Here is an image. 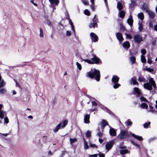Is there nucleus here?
<instances>
[{"instance_id": "nucleus-53", "label": "nucleus", "mask_w": 157, "mask_h": 157, "mask_svg": "<svg viewBox=\"0 0 157 157\" xmlns=\"http://www.w3.org/2000/svg\"><path fill=\"white\" fill-rule=\"evenodd\" d=\"M141 52L142 54L143 55H144L146 54V52L145 49H142Z\"/></svg>"}, {"instance_id": "nucleus-25", "label": "nucleus", "mask_w": 157, "mask_h": 157, "mask_svg": "<svg viewBox=\"0 0 157 157\" xmlns=\"http://www.w3.org/2000/svg\"><path fill=\"white\" fill-rule=\"evenodd\" d=\"M147 12H148V14L150 17L153 18L155 16V14L154 12L151 11H148Z\"/></svg>"}, {"instance_id": "nucleus-52", "label": "nucleus", "mask_w": 157, "mask_h": 157, "mask_svg": "<svg viewBox=\"0 0 157 157\" xmlns=\"http://www.w3.org/2000/svg\"><path fill=\"white\" fill-rule=\"evenodd\" d=\"M140 100V101H147V100L143 97H141Z\"/></svg>"}, {"instance_id": "nucleus-46", "label": "nucleus", "mask_w": 157, "mask_h": 157, "mask_svg": "<svg viewBox=\"0 0 157 157\" xmlns=\"http://www.w3.org/2000/svg\"><path fill=\"white\" fill-rule=\"evenodd\" d=\"M120 86V84L117 83H115V84L113 86V87L115 89L118 88Z\"/></svg>"}, {"instance_id": "nucleus-38", "label": "nucleus", "mask_w": 157, "mask_h": 157, "mask_svg": "<svg viewBox=\"0 0 157 157\" xmlns=\"http://www.w3.org/2000/svg\"><path fill=\"white\" fill-rule=\"evenodd\" d=\"M6 84V83L4 81L2 80L1 82H0V88L4 87Z\"/></svg>"}, {"instance_id": "nucleus-12", "label": "nucleus", "mask_w": 157, "mask_h": 157, "mask_svg": "<svg viewBox=\"0 0 157 157\" xmlns=\"http://www.w3.org/2000/svg\"><path fill=\"white\" fill-rule=\"evenodd\" d=\"M116 36L117 39L120 41H122L124 40L122 35L120 33H117L116 34Z\"/></svg>"}, {"instance_id": "nucleus-55", "label": "nucleus", "mask_w": 157, "mask_h": 157, "mask_svg": "<svg viewBox=\"0 0 157 157\" xmlns=\"http://www.w3.org/2000/svg\"><path fill=\"white\" fill-rule=\"evenodd\" d=\"M125 35L126 37L128 38H129L130 39H132V36L129 34H128L127 33L125 34Z\"/></svg>"}, {"instance_id": "nucleus-48", "label": "nucleus", "mask_w": 157, "mask_h": 157, "mask_svg": "<svg viewBox=\"0 0 157 157\" xmlns=\"http://www.w3.org/2000/svg\"><path fill=\"white\" fill-rule=\"evenodd\" d=\"M4 122L5 124H7L9 122V119L7 117H6L4 118Z\"/></svg>"}, {"instance_id": "nucleus-30", "label": "nucleus", "mask_w": 157, "mask_h": 157, "mask_svg": "<svg viewBox=\"0 0 157 157\" xmlns=\"http://www.w3.org/2000/svg\"><path fill=\"white\" fill-rule=\"evenodd\" d=\"M138 17L139 18H140L141 21H142V20L144 19V15L142 13H138Z\"/></svg>"}, {"instance_id": "nucleus-7", "label": "nucleus", "mask_w": 157, "mask_h": 157, "mask_svg": "<svg viewBox=\"0 0 157 157\" xmlns=\"http://www.w3.org/2000/svg\"><path fill=\"white\" fill-rule=\"evenodd\" d=\"M109 134L111 136H115L117 135V130L114 128L109 126Z\"/></svg>"}, {"instance_id": "nucleus-62", "label": "nucleus", "mask_w": 157, "mask_h": 157, "mask_svg": "<svg viewBox=\"0 0 157 157\" xmlns=\"http://www.w3.org/2000/svg\"><path fill=\"white\" fill-rule=\"evenodd\" d=\"M92 104L93 106H97V103L95 101H93Z\"/></svg>"}, {"instance_id": "nucleus-19", "label": "nucleus", "mask_w": 157, "mask_h": 157, "mask_svg": "<svg viewBox=\"0 0 157 157\" xmlns=\"http://www.w3.org/2000/svg\"><path fill=\"white\" fill-rule=\"evenodd\" d=\"M131 135L132 136L135 138L137 139V140H140L141 141L143 139L142 138V137L141 136H139L136 135L135 134H134L133 133H131Z\"/></svg>"}, {"instance_id": "nucleus-34", "label": "nucleus", "mask_w": 157, "mask_h": 157, "mask_svg": "<svg viewBox=\"0 0 157 157\" xmlns=\"http://www.w3.org/2000/svg\"><path fill=\"white\" fill-rule=\"evenodd\" d=\"M131 81L133 83V85H136L138 83L136 79L133 78H131Z\"/></svg>"}, {"instance_id": "nucleus-61", "label": "nucleus", "mask_w": 157, "mask_h": 157, "mask_svg": "<svg viewBox=\"0 0 157 157\" xmlns=\"http://www.w3.org/2000/svg\"><path fill=\"white\" fill-rule=\"evenodd\" d=\"M98 155L99 157H105V155L103 154L99 153Z\"/></svg>"}, {"instance_id": "nucleus-58", "label": "nucleus", "mask_w": 157, "mask_h": 157, "mask_svg": "<svg viewBox=\"0 0 157 157\" xmlns=\"http://www.w3.org/2000/svg\"><path fill=\"white\" fill-rule=\"evenodd\" d=\"M98 155L97 154L91 155H89V157H97Z\"/></svg>"}, {"instance_id": "nucleus-64", "label": "nucleus", "mask_w": 157, "mask_h": 157, "mask_svg": "<svg viewBox=\"0 0 157 157\" xmlns=\"http://www.w3.org/2000/svg\"><path fill=\"white\" fill-rule=\"evenodd\" d=\"M155 30L157 31V25H155L154 26Z\"/></svg>"}, {"instance_id": "nucleus-24", "label": "nucleus", "mask_w": 157, "mask_h": 157, "mask_svg": "<svg viewBox=\"0 0 157 157\" xmlns=\"http://www.w3.org/2000/svg\"><path fill=\"white\" fill-rule=\"evenodd\" d=\"M125 12L123 10L119 11V16L121 18H123L125 16Z\"/></svg>"}, {"instance_id": "nucleus-31", "label": "nucleus", "mask_w": 157, "mask_h": 157, "mask_svg": "<svg viewBox=\"0 0 157 157\" xmlns=\"http://www.w3.org/2000/svg\"><path fill=\"white\" fill-rule=\"evenodd\" d=\"M138 80L139 82H145V79L143 77L141 76L139 77Z\"/></svg>"}, {"instance_id": "nucleus-3", "label": "nucleus", "mask_w": 157, "mask_h": 157, "mask_svg": "<svg viewBox=\"0 0 157 157\" xmlns=\"http://www.w3.org/2000/svg\"><path fill=\"white\" fill-rule=\"evenodd\" d=\"M131 133H132L130 132H128L127 130H122L121 131L118 136L121 140L126 139L129 138Z\"/></svg>"}, {"instance_id": "nucleus-14", "label": "nucleus", "mask_w": 157, "mask_h": 157, "mask_svg": "<svg viewBox=\"0 0 157 157\" xmlns=\"http://www.w3.org/2000/svg\"><path fill=\"white\" fill-rule=\"evenodd\" d=\"M51 3V6L52 7L54 6V5H58L59 3V0H49Z\"/></svg>"}, {"instance_id": "nucleus-40", "label": "nucleus", "mask_w": 157, "mask_h": 157, "mask_svg": "<svg viewBox=\"0 0 157 157\" xmlns=\"http://www.w3.org/2000/svg\"><path fill=\"white\" fill-rule=\"evenodd\" d=\"M84 143V148L85 150H86L88 148V146L86 142V140L83 139Z\"/></svg>"}, {"instance_id": "nucleus-36", "label": "nucleus", "mask_w": 157, "mask_h": 157, "mask_svg": "<svg viewBox=\"0 0 157 157\" xmlns=\"http://www.w3.org/2000/svg\"><path fill=\"white\" fill-rule=\"evenodd\" d=\"M136 58L134 56H132L130 58V61L131 62L132 64H133L135 62Z\"/></svg>"}, {"instance_id": "nucleus-11", "label": "nucleus", "mask_w": 157, "mask_h": 157, "mask_svg": "<svg viewBox=\"0 0 157 157\" xmlns=\"http://www.w3.org/2000/svg\"><path fill=\"white\" fill-rule=\"evenodd\" d=\"M133 94L136 96H139L140 94V90L138 87H135L133 90Z\"/></svg>"}, {"instance_id": "nucleus-63", "label": "nucleus", "mask_w": 157, "mask_h": 157, "mask_svg": "<svg viewBox=\"0 0 157 157\" xmlns=\"http://www.w3.org/2000/svg\"><path fill=\"white\" fill-rule=\"evenodd\" d=\"M147 62L149 64H151L152 63V61L151 60L149 59H148L147 61Z\"/></svg>"}, {"instance_id": "nucleus-33", "label": "nucleus", "mask_w": 157, "mask_h": 157, "mask_svg": "<svg viewBox=\"0 0 157 157\" xmlns=\"http://www.w3.org/2000/svg\"><path fill=\"white\" fill-rule=\"evenodd\" d=\"M120 152L121 154L124 155L128 153V151L127 149H122L120 150Z\"/></svg>"}, {"instance_id": "nucleus-20", "label": "nucleus", "mask_w": 157, "mask_h": 157, "mask_svg": "<svg viewBox=\"0 0 157 157\" xmlns=\"http://www.w3.org/2000/svg\"><path fill=\"white\" fill-rule=\"evenodd\" d=\"M149 83L153 86L154 88H155L156 87V84L153 79L152 78H150L149 79Z\"/></svg>"}, {"instance_id": "nucleus-28", "label": "nucleus", "mask_w": 157, "mask_h": 157, "mask_svg": "<svg viewBox=\"0 0 157 157\" xmlns=\"http://www.w3.org/2000/svg\"><path fill=\"white\" fill-rule=\"evenodd\" d=\"M140 106L142 108H144L147 109L148 108V105L146 103H143L140 105Z\"/></svg>"}, {"instance_id": "nucleus-1", "label": "nucleus", "mask_w": 157, "mask_h": 157, "mask_svg": "<svg viewBox=\"0 0 157 157\" xmlns=\"http://www.w3.org/2000/svg\"><path fill=\"white\" fill-rule=\"evenodd\" d=\"M86 75L87 77H90L91 78H95V79L97 81H98L100 80V72L98 70L95 69L93 73L90 72H88L86 74Z\"/></svg>"}, {"instance_id": "nucleus-57", "label": "nucleus", "mask_w": 157, "mask_h": 157, "mask_svg": "<svg viewBox=\"0 0 157 157\" xmlns=\"http://www.w3.org/2000/svg\"><path fill=\"white\" fill-rule=\"evenodd\" d=\"M66 36H70L71 35V33L70 31H67L66 32Z\"/></svg>"}, {"instance_id": "nucleus-29", "label": "nucleus", "mask_w": 157, "mask_h": 157, "mask_svg": "<svg viewBox=\"0 0 157 157\" xmlns=\"http://www.w3.org/2000/svg\"><path fill=\"white\" fill-rule=\"evenodd\" d=\"M117 7L119 11L121 10L123 8V6L121 3L119 2L117 3Z\"/></svg>"}, {"instance_id": "nucleus-26", "label": "nucleus", "mask_w": 157, "mask_h": 157, "mask_svg": "<svg viewBox=\"0 0 157 157\" xmlns=\"http://www.w3.org/2000/svg\"><path fill=\"white\" fill-rule=\"evenodd\" d=\"M6 114V112L2 110L0 111V118L1 119L3 118Z\"/></svg>"}, {"instance_id": "nucleus-17", "label": "nucleus", "mask_w": 157, "mask_h": 157, "mask_svg": "<svg viewBox=\"0 0 157 157\" xmlns=\"http://www.w3.org/2000/svg\"><path fill=\"white\" fill-rule=\"evenodd\" d=\"M119 80V78L116 75L113 76L112 80L113 82L116 83H117Z\"/></svg>"}, {"instance_id": "nucleus-23", "label": "nucleus", "mask_w": 157, "mask_h": 157, "mask_svg": "<svg viewBox=\"0 0 157 157\" xmlns=\"http://www.w3.org/2000/svg\"><path fill=\"white\" fill-rule=\"evenodd\" d=\"M7 90L5 88H2L0 89V94H5L7 93Z\"/></svg>"}, {"instance_id": "nucleus-4", "label": "nucleus", "mask_w": 157, "mask_h": 157, "mask_svg": "<svg viewBox=\"0 0 157 157\" xmlns=\"http://www.w3.org/2000/svg\"><path fill=\"white\" fill-rule=\"evenodd\" d=\"M68 121L67 120L64 121L63 123L60 122L56 127V128L53 130V132H56L59 129L62 128H64L67 124Z\"/></svg>"}, {"instance_id": "nucleus-60", "label": "nucleus", "mask_w": 157, "mask_h": 157, "mask_svg": "<svg viewBox=\"0 0 157 157\" xmlns=\"http://www.w3.org/2000/svg\"><path fill=\"white\" fill-rule=\"evenodd\" d=\"M149 26L150 28H153V23L152 22L150 21L149 24Z\"/></svg>"}, {"instance_id": "nucleus-21", "label": "nucleus", "mask_w": 157, "mask_h": 157, "mask_svg": "<svg viewBox=\"0 0 157 157\" xmlns=\"http://www.w3.org/2000/svg\"><path fill=\"white\" fill-rule=\"evenodd\" d=\"M149 83L153 86L154 88H155L156 87V84L153 79L152 78H150L149 79Z\"/></svg>"}, {"instance_id": "nucleus-10", "label": "nucleus", "mask_w": 157, "mask_h": 157, "mask_svg": "<svg viewBox=\"0 0 157 157\" xmlns=\"http://www.w3.org/2000/svg\"><path fill=\"white\" fill-rule=\"evenodd\" d=\"M153 86L151 85L150 83L149 82H147L144 84L143 86L144 88L148 90H152V86Z\"/></svg>"}, {"instance_id": "nucleus-15", "label": "nucleus", "mask_w": 157, "mask_h": 157, "mask_svg": "<svg viewBox=\"0 0 157 157\" xmlns=\"http://www.w3.org/2000/svg\"><path fill=\"white\" fill-rule=\"evenodd\" d=\"M123 47L126 49H128L130 46V44L128 41H126L124 42L122 44Z\"/></svg>"}, {"instance_id": "nucleus-37", "label": "nucleus", "mask_w": 157, "mask_h": 157, "mask_svg": "<svg viewBox=\"0 0 157 157\" xmlns=\"http://www.w3.org/2000/svg\"><path fill=\"white\" fill-rule=\"evenodd\" d=\"M40 36L41 38L44 37L43 30L41 28H40Z\"/></svg>"}, {"instance_id": "nucleus-56", "label": "nucleus", "mask_w": 157, "mask_h": 157, "mask_svg": "<svg viewBox=\"0 0 157 157\" xmlns=\"http://www.w3.org/2000/svg\"><path fill=\"white\" fill-rule=\"evenodd\" d=\"M91 147L93 148H97V146L95 144H91L90 145Z\"/></svg>"}, {"instance_id": "nucleus-41", "label": "nucleus", "mask_w": 157, "mask_h": 157, "mask_svg": "<svg viewBox=\"0 0 157 157\" xmlns=\"http://www.w3.org/2000/svg\"><path fill=\"white\" fill-rule=\"evenodd\" d=\"M91 132L89 131H87L86 133V136L87 137H90L91 136Z\"/></svg>"}, {"instance_id": "nucleus-59", "label": "nucleus", "mask_w": 157, "mask_h": 157, "mask_svg": "<svg viewBox=\"0 0 157 157\" xmlns=\"http://www.w3.org/2000/svg\"><path fill=\"white\" fill-rule=\"evenodd\" d=\"M131 143L132 144H133L135 146H137L138 147H139V146L136 143L134 142V141H131Z\"/></svg>"}, {"instance_id": "nucleus-9", "label": "nucleus", "mask_w": 157, "mask_h": 157, "mask_svg": "<svg viewBox=\"0 0 157 157\" xmlns=\"http://www.w3.org/2000/svg\"><path fill=\"white\" fill-rule=\"evenodd\" d=\"M135 42L138 43H140L142 41V38L139 35H135L134 37Z\"/></svg>"}, {"instance_id": "nucleus-2", "label": "nucleus", "mask_w": 157, "mask_h": 157, "mask_svg": "<svg viewBox=\"0 0 157 157\" xmlns=\"http://www.w3.org/2000/svg\"><path fill=\"white\" fill-rule=\"evenodd\" d=\"M92 56L93 57L91 58V60L88 59H83V61L90 64H93L94 63L98 64L100 62H101V61L100 59L97 57L96 55L93 54Z\"/></svg>"}, {"instance_id": "nucleus-45", "label": "nucleus", "mask_w": 157, "mask_h": 157, "mask_svg": "<svg viewBox=\"0 0 157 157\" xmlns=\"http://www.w3.org/2000/svg\"><path fill=\"white\" fill-rule=\"evenodd\" d=\"M84 13L86 15L89 16L90 14V12L87 9L85 10L84 11Z\"/></svg>"}, {"instance_id": "nucleus-44", "label": "nucleus", "mask_w": 157, "mask_h": 157, "mask_svg": "<svg viewBox=\"0 0 157 157\" xmlns=\"http://www.w3.org/2000/svg\"><path fill=\"white\" fill-rule=\"evenodd\" d=\"M82 3L85 5H89V2L87 0H82Z\"/></svg>"}, {"instance_id": "nucleus-16", "label": "nucleus", "mask_w": 157, "mask_h": 157, "mask_svg": "<svg viewBox=\"0 0 157 157\" xmlns=\"http://www.w3.org/2000/svg\"><path fill=\"white\" fill-rule=\"evenodd\" d=\"M103 128H98V131L97 133V135L99 137H101L103 134Z\"/></svg>"}, {"instance_id": "nucleus-35", "label": "nucleus", "mask_w": 157, "mask_h": 157, "mask_svg": "<svg viewBox=\"0 0 157 157\" xmlns=\"http://www.w3.org/2000/svg\"><path fill=\"white\" fill-rule=\"evenodd\" d=\"M126 125L131 126L132 124V122L129 119H128L125 122Z\"/></svg>"}, {"instance_id": "nucleus-51", "label": "nucleus", "mask_w": 157, "mask_h": 157, "mask_svg": "<svg viewBox=\"0 0 157 157\" xmlns=\"http://www.w3.org/2000/svg\"><path fill=\"white\" fill-rule=\"evenodd\" d=\"M131 1V6H135V5L136 3V2L135 1H133V0H132V1Z\"/></svg>"}, {"instance_id": "nucleus-18", "label": "nucleus", "mask_w": 157, "mask_h": 157, "mask_svg": "<svg viewBox=\"0 0 157 157\" xmlns=\"http://www.w3.org/2000/svg\"><path fill=\"white\" fill-rule=\"evenodd\" d=\"M142 21H139L138 23L139 27L138 29L140 32H142L143 30V25L142 24Z\"/></svg>"}, {"instance_id": "nucleus-47", "label": "nucleus", "mask_w": 157, "mask_h": 157, "mask_svg": "<svg viewBox=\"0 0 157 157\" xmlns=\"http://www.w3.org/2000/svg\"><path fill=\"white\" fill-rule=\"evenodd\" d=\"M150 122H148L147 123H145L144 124V128H147L148 126L150 125Z\"/></svg>"}, {"instance_id": "nucleus-43", "label": "nucleus", "mask_w": 157, "mask_h": 157, "mask_svg": "<svg viewBox=\"0 0 157 157\" xmlns=\"http://www.w3.org/2000/svg\"><path fill=\"white\" fill-rule=\"evenodd\" d=\"M76 65L77 67L79 70H81L82 69V66L78 62H76Z\"/></svg>"}, {"instance_id": "nucleus-8", "label": "nucleus", "mask_w": 157, "mask_h": 157, "mask_svg": "<svg viewBox=\"0 0 157 157\" xmlns=\"http://www.w3.org/2000/svg\"><path fill=\"white\" fill-rule=\"evenodd\" d=\"M90 36L92 41L96 42L98 41V38L95 34L94 33L91 32L90 33Z\"/></svg>"}, {"instance_id": "nucleus-39", "label": "nucleus", "mask_w": 157, "mask_h": 157, "mask_svg": "<svg viewBox=\"0 0 157 157\" xmlns=\"http://www.w3.org/2000/svg\"><path fill=\"white\" fill-rule=\"evenodd\" d=\"M70 143L71 144H72L73 143L77 141V139L76 138H70Z\"/></svg>"}, {"instance_id": "nucleus-32", "label": "nucleus", "mask_w": 157, "mask_h": 157, "mask_svg": "<svg viewBox=\"0 0 157 157\" xmlns=\"http://www.w3.org/2000/svg\"><path fill=\"white\" fill-rule=\"evenodd\" d=\"M142 8L144 10H145L146 12L148 11V10L147 6L146 4H143L142 6Z\"/></svg>"}, {"instance_id": "nucleus-54", "label": "nucleus", "mask_w": 157, "mask_h": 157, "mask_svg": "<svg viewBox=\"0 0 157 157\" xmlns=\"http://www.w3.org/2000/svg\"><path fill=\"white\" fill-rule=\"evenodd\" d=\"M46 24H47L48 25L51 26L52 25V23L49 20H47L46 22Z\"/></svg>"}, {"instance_id": "nucleus-42", "label": "nucleus", "mask_w": 157, "mask_h": 157, "mask_svg": "<svg viewBox=\"0 0 157 157\" xmlns=\"http://www.w3.org/2000/svg\"><path fill=\"white\" fill-rule=\"evenodd\" d=\"M141 61L143 63H144L146 61V59L144 56L143 55H141Z\"/></svg>"}, {"instance_id": "nucleus-13", "label": "nucleus", "mask_w": 157, "mask_h": 157, "mask_svg": "<svg viewBox=\"0 0 157 157\" xmlns=\"http://www.w3.org/2000/svg\"><path fill=\"white\" fill-rule=\"evenodd\" d=\"M90 118V115L89 114L86 115L84 116V123L85 124H89L90 123V121L89 119Z\"/></svg>"}, {"instance_id": "nucleus-50", "label": "nucleus", "mask_w": 157, "mask_h": 157, "mask_svg": "<svg viewBox=\"0 0 157 157\" xmlns=\"http://www.w3.org/2000/svg\"><path fill=\"white\" fill-rule=\"evenodd\" d=\"M70 25L71 26V27L72 30L73 31V32L75 33V29L74 28V26L73 25V23H72V22H71V23H70Z\"/></svg>"}, {"instance_id": "nucleus-49", "label": "nucleus", "mask_w": 157, "mask_h": 157, "mask_svg": "<svg viewBox=\"0 0 157 157\" xmlns=\"http://www.w3.org/2000/svg\"><path fill=\"white\" fill-rule=\"evenodd\" d=\"M146 70L147 71L149 72H152L154 71V69L152 68H147L146 69Z\"/></svg>"}, {"instance_id": "nucleus-6", "label": "nucleus", "mask_w": 157, "mask_h": 157, "mask_svg": "<svg viewBox=\"0 0 157 157\" xmlns=\"http://www.w3.org/2000/svg\"><path fill=\"white\" fill-rule=\"evenodd\" d=\"M114 141L112 140L106 143L105 145V148L106 150L109 151L111 149L113 146Z\"/></svg>"}, {"instance_id": "nucleus-22", "label": "nucleus", "mask_w": 157, "mask_h": 157, "mask_svg": "<svg viewBox=\"0 0 157 157\" xmlns=\"http://www.w3.org/2000/svg\"><path fill=\"white\" fill-rule=\"evenodd\" d=\"M127 22L130 26L132 25L133 23V20L132 16H131L130 18L128 19Z\"/></svg>"}, {"instance_id": "nucleus-27", "label": "nucleus", "mask_w": 157, "mask_h": 157, "mask_svg": "<svg viewBox=\"0 0 157 157\" xmlns=\"http://www.w3.org/2000/svg\"><path fill=\"white\" fill-rule=\"evenodd\" d=\"M101 124V127H102L103 128L108 124L107 122L105 120H103Z\"/></svg>"}, {"instance_id": "nucleus-5", "label": "nucleus", "mask_w": 157, "mask_h": 157, "mask_svg": "<svg viewBox=\"0 0 157 157\" xmlns=\"http://www.w3.org/2000/svg\"><path fill=\"white\" fill-rule=\"evenodd\" d=\"M96 16L95 15L92 20L93 23H91L89 25V27L90 28H94L95 27H97V22H98V19L96 18Z\"/></svg>"}]
</instances>
